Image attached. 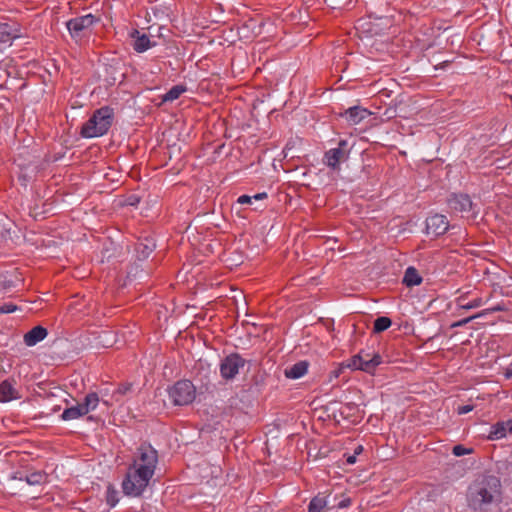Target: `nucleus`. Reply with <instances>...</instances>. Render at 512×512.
Masks as SVG:
<instances>
[{"mask_svg": "<svg viewBox=\"0 0 512 512\" xmlns=\"http://www.w3.org/2000/svg\"><path fill=\"white\" fill-rule=\"evenodd\" d=\"M501 488V481L496 476L486 475L476 479L467 490L468 507L474 511H489L492 505L502 501Z\"/></svg>", "mask_w": 512, "mask_h": 512, "instance_id": "nucleus-1", "label": "nucleus"}, {"mask_svg": "<svg viewBox=\"0 0 512 512\" xmlns=\"http://www.w3.org/2000/svg\"><path fill=\"white\" fill-rule=\"evenodd\" d=\"M114 111L109 106L97 109L81 128V136L85 138L99 137L107 133L112 125Z\"/></svg>", "mask_w": 512, "mask_h": 512, "instance_id": "nucleus-2", "label": "nucleus"}, {"mask_svg": "<svg viewBox=\"0 0 512 512\" xmlns=\"http://www.w3.org/2000/svg\"><path fill=\"white\" fill-rule=\"evenodd\" d=\"M158 463V452L149 444H142L138 447L131 467L145 473L150 478L153 477Z\"/></svg>", "mask_w": 512, "mask_h": 512, "instance_id": "nucleus-3", "label": "nucleus"}, {"mask_svg": "<svg viewBox=\"0 0 512 512\" xmlns=\"http://www.w3.org/2000/svg\"><path fill=\"white\" fill-rule=\"evenodd\" d=\"M151 478L137 468L129 465L125 478L122 481V490L126 496L139 497L147 488Z\"/></svg>", "mask_w": 512, "mask_h": 512, "instance_id": "nucleus-4", "label": "nucleus"}, {"mask_svg": "<svg viewBox=\"0 0 512 512\" xmlns=\"http://www.w3.org/2000/svg\"><path fill=\"white\" fill-rule=\"evenodd\" d=\"M168 396L172 404L184 406L194 401L196 389L191 381L180 380L168 389Z\"/></svg>", "mask_w": 512, "mask_h": 512, "instance_id": "nucleus-5", "label": "nucleus"}, {"mask_svg": "<svg viewBox=\"0 0 512 512\" xmlns=\"http://www.w3.org/2000/svg\"><path fill=\"white\" fill-rule=\"evenodd\" d=\"M351 147L347 140L341 139L337 147L331 148L324 153L323 163L333 171L340 170V164L348 160Z\"/></svg>", "mask_w": 512, "mask_h": 512, "instance_id": "nucleus-6", "label": "nucleus"}, {"mask_svg": "<svg viewBox=\"0 0 512 512\" xmlns=\"http://www.w3.org/2000/svg\"><path fill=\"white\" fill-rule=\"evenodd\" d=\"M382 363V357L378 353H374L372 356L369 353L361 351L357 355L353 356L347 367L362 370L367 373H372L377 366Z\"/></svg>", "mask_w": 512, "mask_h": 512, "instance_id": "nucleus-7", "label": "nucleus"}, {"mask_svg": "<svg viewBox=\"0 0 512 512\" xmlns=\"http://www.w3.org/2000/svg\"><path fill=\"white\" fill-rule=\"evenodd\" d=\"M246 364V360L238 353H231L224 357L220 363V375L225 380H232L239 370Z\"/></svg>", "mask_w": 512, "mask_h": 512, "instance_id": "nucleus-8", "label": "nucleus"}, {"mask_svg": "<svg viewBox=\"0 0 512 512\" xmlns=\"http://www.w3.org/2000/svg\"><path fill=\"white\" fill-rule=\"evenodd\" d=\"M96 18L92 14L76 17L66 23L67 29L73 38H81L94 23Z\"/></svg>", "mask_w": 512, "mask_h": 512, "instance_id": "nucleus-9", "label": "nucleus"}, {"mask_svg": "<svg viewBox=\"0 0 512 512\" xmlns=\"http://www.w3.org/2000/svg\"><path fill=\"white\" fill-rule=\"evenodd\" d=\"M447 203L449 208L455 212H460L463 215L473 214V203L467 194H452Z\"/></svg>", "mask_w": 512, "mask_h": 512, "instance_id": "nucleus-10", "label": "nucleus"}, {"mask_svg": "<svg viewBox=\"0 0 512 512\" xmlns=\"http://www.w3.org/2000/svg\"><path fill=\"white\" fill-rule=\"evenodd\" d=\"M449 228V222L446 216L434 214L426 219V231L434 236L444 235Z\"/></svg>", "mask_w": 512, "mask_h": 512, "instance_id": "nucleus-11", "label": "nucleus"}, {"mask_svg": "<svg viewBox=\"0 0 512 512\" xmlns=\"http://www.w3.org/2000/svg\"><path fill=\"white\" fill-rule=\"evenodd\" d=\"M508 434H512V419L498 421L493 424L487 438L492 441L500 440L505 438Z\"/></svg>", "mask_w": 512, "mask_h": 512, "instance_id": "nucleus-12", "label": "nucleus"}, {"mask_svg": "<svg viewBox=\"0 0 512 512\" xmlns=\"http://www.w3.org/2000/svg\"><path fill=\"white\" fill-rule=\"evenodd\" d=\"M132 38V47L133 49L138 52L142 53L148 50L149 48L156 45L155 42H152L148 35L141 33L140 31L134 29L131 34Z\"/></svg>", "mask_w": 512, "mask_h": 512, "instance_id": "nucleus-13", "label": "nucleus"}, {"mask_svg": "<svg viewBox=\"0 0 512 512\" xmlns=\"http://www.w3.org/2000/svg\"><path fill=\"white\" fill-rule=\"evenodd\" d=\"M370 115L371 112L368 109L360 106L350 107L342 114L351 125L359 124Z\"/></svg>", "mask_w": 512, "mask_h": 512, "instance_id": "nucleus-14", "label": "nucleus"}, {"mask_svg": "<svg viewBox=\"0 0 512 512\" xmlns=\"http://www.w3.org/2000/svg\"><path fill=\"white\" fill-rule=\"evenodd\" d=\"M155 248L156 244L152 238L145 237L140 239L135 246L137 258L139 260H145Z\"/></svg>", "mask_w": 512, "mask_h": 512, "instance_id": "nucleus-15", "label": "nucleus"}, {"mask_svg": "<svg viewBox=\"0 0 512 512\" xmlns=\"http://www.w3.org/2000/svg\"><path fill=\"white\" fill-rule=\"evenodd\" d=\"M14 380L6 379L0 383V402H9L18 399V391L14 387Z\"/></svg>", "mask_w": 512, "mask_h": 512, "instance_id": "nucleus-16", "label": "nucleus"}, {"mask_svg": "<svg viewBox=\"0 0 512 512\" xmlns=\"http://www.w3.org/2000/svg\"><path fill=\"white\" fill-rule=\"evenodd\" d=\"M18 37L17 29H13L9 23L0 22V51Z\"/></svg>", "mask_w": 512, "mask_h": 512, "instance_id": "nucleus-17", "label": "nucleus"}, {"mask_svg": "<svg viewBox=\"0 0 512 512\" xmlns=\"http://www.w3.org/2000/svg\"><path fill=\"white\" fill-rule=\"evenodd\" d=\"M47 334H48V331L46 328H44L40 325L35 326L24 335V343L27 346H34L38 342L45 339Z\"/></svg>", "mask_w": 512, "mask_h": 512, "instance_id": "nucleus-18", "label": "nucleus"}, {"mask_svg": "<svg viewBox=\"0 0 512 512\" xmlns=\"http://www.w3.org/2000/svg\"><path fill=\"white\" fill-rule=\"evenodd\" d=\"M19 480L25 481L31 486L43 485L48 482V475L44 471H34L25 475H20Z\"/></svg>", "mask_w": 512, "mask_h": 512, "instance_id": "nucleus-19", "label": "nucleus"}, {"mask_svg": "<svg viewBox=\"0 0 512 512\" xmlns=\"http://www.w3.org/2000/svg\"><path fill=\"white\" fill-rule=\"evenodd\" d=\"M308 370L306 361H299L285 370V376L289 379H298L304 376Z\"/></svg>", "mask_w": 512, "mask_h": 512, "instance_id": "nucleus-20", "label": "nucleus"}, {"mask_svg": "<svg viewBox=\"0 0 512 512\" xmlns=\"http://www.w3.org/2000/svg\"><path fill=\"white\" fill-rule=\"evenodd\" d=\"M423 279L419 275L417 269L413 266H409L403 277V284H405L407 287H413L420 285L422 283Z\"/></svg>", "mask_w": 512, "mask_h": 512, "instance_id": "nucleus-21", "label": "nucleus"}, {"mask_svg": "<svg viewBox=\"0 0 512 512\" xmlns=\"http://www.w3.org/2000/svg\"><path fill=\"white\" fill-rule=\"evenodd\" d=\"M466 300V294H462L456 299V305L458 306L459 309L470 310L481 307L484 304V301L481 297L474 298L468 302Z\"/></svg>", "mask_w": 512, "mask_h": 512, "instance_id": "nucleus-22", "label": "nucleus"}, {"mask_svg": "<svg viewBox=\"0 0 512 512\" xmlns=\"http://www.w3.org/2000/svg\"><path fill=\"white\" fill-rule=\"evenodd\" d=\"M99 402H100V398H99L98 394L95 392H91L85 396L84 402L81 403L80 405H81L83 411L85 412V414H88L90 411H93L97 407Z\"/></svg>", "mask_w": 512, "mask_h": 512, "instance_id": "nucleus-23", "label": "nucleus"}, {"mask_svg": "<svg viewBox=\"0 0 512 512\" xmlns=\"http://www.w3.org/2000/svg\"><path fill=\"white\" fill-rule=\"evenodd\" d=\"M84 415H86V414L83 411L81 405L77 404L76 406L66 408L61 415V419L64 421H70V420L78 419Z\"/></svg>", "mask_w": 512, "mask_h": 512, "instance_id": "nucleus-24", "label": "nucleus"}, {"mask_svg": "<svg viewBox=\"0 0 512 512\" xmlns=\"http://www.w3.org/2000/svg\"><path fill=\"white\" fill-rule=\"evenodd\" d=\"M185 91H186L185 86L175 85L163 95L162 101L163 102H172V101L178 99Z\"/></svg>", "mask_w": 512, "mask_h": 512, "instance_id": "nucleus-25", "label": "nucleus"}, {"mask_svg": "<svg viewBox=\"0 0 512 512\" xmlns=\"http://www.w3.org/2000/svg\"><path fill=\"white\" fill-rule=\"evenodd\" d=\"M327 505L326 497L317 495L313 497L308 505V512H322Z\"/></svg>", "mask_w": 512, "mask_h": 512, "instance_id": "nucleus-26", "label": "nucleus"}, {"mask_svg": "<svg viewBox=\"0 0 512 512\" xmlns=\"http://www.w3.org/2000/svg\"><path fill=\"white\" fill-rule=\"evenodd\" d=\"M391 324H392V321L389 317H386V316L378 317L374 321L373 332L381 333V332L387 330L391 326Z\"/></svg>", "mask_w": 512, "mask_h": 512, "instance_id": "nucleus-27", "label": "nucleus"}, {"mask_svg": "<svg viewBox=\"0 0 512 512\" xmlns=\"http://www.w3.org/2000/svg\"><path fill=\"white\" fill-rule=\"evenodd\" d=\"M118 502V491L112 484H109L106 489V503L112 508L115 507Z\"/></svg>", "mask_w": 512, "mask_h": 512, "instance_id": "nucleus-28", "label": "nucleus"}, {"mask_svg": "<svg viewBox=\"0 0 512 512\" xmlns=\"http://www.w3.org/2000/svg\"><path fill=\"white\" fill-rule=\"evenodd\" d=\"M131 389V384H122L114 392L112 397L116 401H120V397L125 395Z\"/></svg>", "mask_w": 512, "mask_h": 512, "instance_id": "nucleus-29", "label": "nucleus"}, {"mask_svg": "<svg viewBox=\"0 0 512 512\" xmlns=\"http://www.w3.org/2000/svg\"><path fill=\"white\" fill-rule=\"evenodd\" d=\"M478 317H481V314L477 313V314H475L473 316H470V317L461 319L459 321H456V322L451 324V328L462 327V326L468 324L473 319L478 318Z\"/></svg>", "mask_w": 512, "mask_h": 512, "instance_id": "nucleus-30", "label": "nucleus"}, {"mask_svg": "<svg viewBox=\"0 0 512 512\" xmlns=\"http://www.w3.org/2000/svg\"><path fill=\"white\" fill-rule=\"evenodd\" d=\"M18 307L12 303H4L0 306V314H8L15 312Z\"/></svg>", "mask_w": 512, "mask_h": 512, "instance_id": "nucleus-31", "label": "nucleus"}, {"mask_svg": "<svg viewBox=\"0 0 512 512\" xmlns=\"http://www.w3.org/2000/svg\"><path fill=\"white\" fill-rule=\"evenodd\" d=\"M505 310H506V308L503 304H497L494 307L484 309L483 311L479 312V314H481V316H484L487 314H491V313L499 312V311H505Z\"/></svg>", "mask_w": 512, "mask_h": 512, "instance_id": "nucleus-32", "label": "nucleus"}, {"mask_svg": "<svg viewBox=\"0 0 512 512\" xmlns=\"http://www.w3.org/2000/svg\"><path fill=\"white\" fill-rule=\"evenodd\" d=\"M452 452L455 456H463V455L469 454L471 452V450L465 448L462 445H456L453 447Z\"/></svg>", "mask_w": 512, "mask_h": 512, "instance_id": "nucleus-33", "label": "nucleus"}, {"mask_svg": "<svg viewBox=\"0 0 512 512\" xmlns=\"http://www.w3.org/2000/svg\"><path fill=\"white\" fill-rule=\"evenodd\" d=\"M473 409H474L473 405H463V406H459L457 408V413L459 415H464V414L471 412Z\"/></svg>", "mask_w": 512, "mask_h": 512, "instance_id": "nucleus-34", "label": "nucleus"}, {"mask_svg": "<svg viewBox=\"0 0 512 512\" xmlns=\"http://www.w3.org/2000/svg\"><path fill=\"white\" fill-rule=\"evenodd\" d=\"M237 203L239 204H252V196L249 195H241L237 199Z\"/></svg>", "mask_w": 512, "mask_h": 512, "instance_id": "nucleus-35", "label": "nucleus"}, {"mask_svg": "<svg viewBox=\"0 0 512 512\" xmlns=\"http://www.w3.org/2000/svg\"><path fill=\"white\" fill-rule=\"evenodd\" d=\"M346 366H340L339 368L331 371V377H334V378H338L340 373L342 372V370L345 368Z\"/></svg>", "mask_w": 512, "mask_h": 512, "instance_id": "nucleus-36", "label": "nucleus"}, {"mask_svg": "<svg viewBox=\"0 0 512 512\" xmlns=\"http://www.w3.org/2000/svg\"><path fill=\"white\" fill-rule=\"evenodd\" d=\"M267 198V193L266 192H262V193H257L255 194L254 196H252V200H263V199H266Z\"/></svg>", "mask_w": 512, "mask_h": 512, "instance_id": "nucleus-37", "label": "nucleus"}, {"mask_svg": "<svg viewBox=\"0 0 512 512\" xmlns=\"http://www.w3.org/2000/svg\"><path fill=\"white\" fill-rule=\"evenodd\" d=\"M350 504H351V500H350L349 498H346V499L342 500V501L338 504V506H339L340 508H344V507H348Z\"/></svg>", "mask_w": 512, "mask_h": 512, "instance_id": "nucleus-38", "label": "nucleus"}, {"mask_svg": "<svg viewBox=\"0 0 512 512\" xmlns=\"http://www.w3.org/2000/svg\"><path fill=\"white\" fill-rule=\"evenodd\" d=\"M346 462L348 464H354L356 462V456L355 454L349 455L346 459Z\"/></svg>", "mask_w": 512, "mask_h": 512, "instance_id": "nucleus-39", "label": "nucleus"}, {"mask_svg": "<svg viewBox=\"0 0 512 512\" xmlns=\"http://www.w3.org/2000/svg\"><path fill=\"white\" fill-rule=\"evenodd\" d=\"M505 377L507 379H511L512 378V369H507V371L505 372Z\"/></svg>", "mask_w": 512, "mask_h": 512, "instance_id": "nucleus-40", "label": "nucleus"}, {"mask_svg": "<svg viewBox=\"0 0 512 512\" xmlns=\"http://www.w3.org/2000/svg\"><path fill=\"white\" fill-rule=\"evenodd\" d=\"M362 451H363V447H362V446H358V447L354 450V454H355V456H357L358 454H360Z\"/></svg>", "mask_w": 512, "mask_h": 512, "instance_id": "nucleus-41", "label": "nucleus"}, {"mask_svg": "<svg viewBox=\"0 0 512 512\" xmlns=\"http://www.w3.org/2000/svg\"><path fill=\"white\" fill-rule=\"evenodd\" d=\"M101 401H102V403H103V404H105L106 406H109V405H110V403H109V401H108V400H104V399H102Z\"/></svg>", "mask_w": 512, "mask_h": 512, "instance_id": "nucleus-42", "label": "nucleus"}, {"mask_svg": "<svg viewBox=\"0 0 512 512\" xmlns=\"http://www.w3.org/2000/svg\"><path fill=\"white\" fill-rule=\"evenodd\" d=\"M254 512H263L261 508H257Z\"/></svg>", "mask_w": 512, "mask_h": 512, "instance_id": "nucleus-43", "label": "nucleus"}]
</instances>
